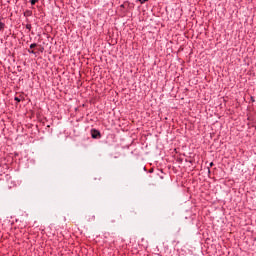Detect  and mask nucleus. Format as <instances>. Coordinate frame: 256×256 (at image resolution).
Here are the masks:
<instances>
[{
  "label": "nucleus",
  "mask_w": 256,
  "mask_h": 256,
  "mask_svg": "<svg viewBox=\"0 0 256 256\" xmlns=\"http://www.w3.org/2000/svg\"><path fill=\"white\" fill-rule=\"evenodd\" d=\"M35 47H37V43L30 44V49H35Z\"/></svg>",
  "instance_id": "5"
},
{
  "label": "nucleus",
  "mask_w": 256,
  "mask_h": 256,
  "mask_svg": "<svg viewBox=\"0 0 256 256\" xmlns=\"http://www.w3.org/2000/svg\"><path fill=\"white\" fill-rule=\"evenodd\" d=\"M251 99H252V101H255V100H253V97H251Z\"/></svg>",
  "instance_id": "15"
},
{
  "label": "nucleus",
  "mask_w": 256,
  "mask_h": 256,
  "mask_svg": "<svg viewBox=\"0 0 256 256\" xmlns=\"http://www.w3.org/2000/svg\"><path fill=\"white\" fill-rule=\"evenodd\" d=\"M215 165L213 162H210L209 167H213Z\"/></svg>",
  "instance_id": "10"
},
{
  "label": "nucleus",
  "mask_w": 256,
  "mask_h": 256,
  "mask_svg": "<svg viewBox=\"0 0 256 256\" xmlns=\"http://www.w3.org/2000/svg\"><path fill=\"white\" fill-rule=\"evenodd\" d=\"M28 53H30V55H35V57H37V52H35L34 50L28 49Z\"/></svg>",
  "instance_id": "3"
},
{
  "label": "nucleus",
  "mask_w": 256,
  "mask_h": 256,
  "mask_svg": "<svg viewBox=\"0 0 256 256\" xmlns=\"http://www.w3.org/2000/svg\"><path fill=\"white\" fill-rule=\"evenodd\" d=\"M92 139H101V132L95 128L90 131Z\"/></svg>",
  "instance_id": "1"
},
{
  "label": "nucleus",
  "mask_w": 256,
  "mask_h": 256,
  "mask_svg": "<svg viewBox=\"0 0 256 256\" xmlns=\"http://www.w3.org/2000/svg\"><path fill=\"white\" fill-rule=\"evenodd\" d=\"M32 15H33V11H31V10H26L24 12V17H31Z\"/></svg>",
  "instance_id": "2"
},
{
  "label": "nucleus",
  "mask_w": 256,
  "mask_h": 256,
  "mask_svg": "<svg viewBox=\"0 0 256 256\" xmlns=\"http://www.w3.org/2000/svg\"><path fill=\"white\" fill-rule=\"evenodd\" d=\"M208 173H211V168L208 167Z\"/></svg>",
  "instance_id": "11"
},
{
  "label": "nucleus",
  "mask_w": 256,
  "mask_h": 256,
  "mask_svg": "<svg viewBox=\"0 0 256 256\" xmlns=\"http://www.w3.org/2000/svg\"><path fill=\"white\" fill-rule=\"evenodd\" d=\"M37 1H39V0H30V3H31V5H35V3H37Z\"/></svg>",
  "instance_id": "9"
},
{
  "label": "nucleus",
  "mask_w": 256,
  "mask_h": 256,
  "mask_svg": "<svg viewBox=\"0 0 256 256\" xmlns=\"http://www.w3.org/2000/svg\"><path fill=\"white\" fill-rule=\"evenodd\" d=\"M140 3H141V5H143L144 3H147V1H149V0H138Z\"/></svg>",
  "instance_id": "8"
},
{
  "label": "nucleus",
  "mask_w": 256,
  "mask_h": 256,
  "mask_svg": "<svg viewBox=\"0 0 256 256\" xmlns=\"http://www.w3.org/2000/svg\"><path fill=\"white\" fill-rule=\"evenodd\" d=\"M43 50H44V48H41V49H40L41 53H43Z\"/></svg>",
  "instance_id": "12"
},
{
  "label": "nucleus",
  "mask_w": 256,
  "mask_h": 256,
  "mask_svg": "<svg viewBox=\"0 0 256 256\" xmlns=\"http://www.w3.org/2000/svg\"><path fill=\"white\" fill-rule=\"evenodd\" d=\"M26 29H27L28 31H31V29H32L31 24H26Z\"/></svg>",
  "instance_id": "6"
},
{
  "label": "nucleus",
  "mask_w": 256,
  "mask_h": 256,
  "mask_svg": "<svg viewBox=\"0 0 256 256\" xmlns=\"http://www.w3.org/2000/svg\"><path fill=\"white\" fill-rule=\"evenodd\" d=\"M14 101H16V102H18V103H21V98L15 97V98H14Z\"/></svg>",
  "instance_id": "7"
},
{
  "label": "nucleus",
  "mask_w": 256,
  "mask_h": 256,
  "mask_svg": "<svg viewBox=\"0 0 256 256\" xmlns=\"http://www.w3.org/2000/svg\"><path fill=\"white\" fill-rule=\"evenodd\" d=\"M251 99H252V101H255V100H253V97H251Z\"/></svg>",
  "instance_id": "16"
},
{
  "label": "nucleus",
  "mask_w": 256,
  "mask_h": 256,
  "mask_svg": "<svg viewBox=\"0 0 256 256\" xmlns=\"http://www.w3.org/2000/svg\"><path fill=\"white\" fill-rule=\"evenodd\" d=\"M144 171H147V168L144 167Z\"/></svg>",
  "instance_id": "13"
},
{
  "label": "nucleus",
  "mask_w": 256,
  "mask_h": 256,
  "mask_svg": "<svg viewBox=\"0 0 256 256\" xmlns=\"http://www.w3.org/2000/svg\"><path fill=\"white\" fill-rule=\"evenodd\" d=\"M5 29V23L0 21V31H3Z\"/></svg>",
  "instance_id": "4"
},
{
  "label": "nucleus",
  "mask_w": 256,
  "mask_h": 256,
  "mask_svg": "<svg viewBox=\"0 0 256 256\" xmlns=\"http://www.w3.org/2000/svg\"><path fill=\"white\" fill-rule=\"evenodd\" d=\"M251 99H252V101H255V100H253V97H251Z\"/></svg>",
  "instance_id": "14"
}]
</instances>
